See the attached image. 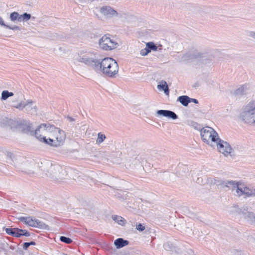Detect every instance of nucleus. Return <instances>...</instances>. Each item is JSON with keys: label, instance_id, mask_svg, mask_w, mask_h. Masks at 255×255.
Segmentation results:
<instances>
[{"label": "nucleus", "instance_id": "obj_1", "mask_svg": "<svg viewBox=\"0 0 255 255\" xmlns=\"http://www.w3.org/2000/svg\"><path fill=\"white\" fill-rule=\"evenodd\" d=\"M95 69L102 72L105 76L112 77L118 74L119 65L113 58L108 57L103 59L101 62L98 60Z\"/></svg>", "mask_w": 255, "mask_h": 255}, {"label": "nucleus", "instance_id": "obj_2", "mask_svg": "<svg viewBox=\"0 0 255 255\" xmlns=\"http://www.w3.org/2000/svg\"><path fill=\"white\" fill-rule=\"evenodd\" d=\"M98 54L95 50L83 49L79 50L75 55V62L83 63L93 67L94 69L98 61Z\"/></svg>", "mask_w": 255, "mask_h": 255}, {"label": "nucleus", "instance_id": "obj_3", "mask_svg": "<svg viewBox=\"0 0 255 255\" xmlns=\"http://www.w3.org/2000/svg\"><path fill=\"white\" fill-rule=\"evenodd\" d=\"M231 214L243 215L245 219L255 224V206L251 204L245 205L242 207L233 206L230 211Z\"/></svg>", "mask_w": 255, "mask_h": 255}, {"label": "nucleus", "instance_id": "obj_4", "mask_svg": "<svg viewBox=\"0 0 255 255\" xmlns=\"http://www.w3.org/2000/svg\"><path fill=\"white\" fill-rule=\"evenodd\" d=\"M42 170L46 172V174L53 179L62 180L67 176L66 171L59 165L53 164L50 162L42 163Z\"/></svg>", "mask_w": 255, "mask_h": 255}, {"label": "nucleus", "instance_id": "obj_5", "mask_svg": "<svg viewBox=\"0 0 255 255\" xmlns=\"http://www.w3.org/2000/svg\"><path fill=\"white\" fill-rule=\"evenodd\" d=\"M65 138L64 131L52 126L47 144L55 147L59 146L63 144Z\"/></svg>", "mask_w": 255, "mask_h": 255}, {"label": "nucleus", "instance_id": "obj_6", "mask_svg": "<svg viewBox=\"0 0 255 255\" xmlns=\"http://www.w3.org/2000/svg\"><path fill=\"white\" fill-rule=\"evenodd\" d=\"M241 117L245 123L255 126V100L250 101L244 107Z\"/></svg>", "mask_w": 255, "mask_h": 255}, {"label": "nucleus", "instance_id": "obj_7", "mask_svg": "<svg viewBox=\"0 0 255 255\" xmlns=\"http://www.w3.org/2000/svg\"><path fill=\"white\" fill-rule=\"evenodd\" d=\"M52 127L49 124H42L34 130V135L40 141L47 144Z\"/></svg>", "mask_w": 255, "mask_h": 255}, {"label": "nucleus", "instance_id": "obj_8", "mask_svg": "<svg viewBox=\"0 0 255 255\" xmlns=\"http://www.w3.org/2000/svg\"><path fill=\"white\" fill-rule=\"evenodd\" d=\"M200 135L203 141L211 145L219 138L217 132L209 127L203 128L200 131Z\"/></svg>", "mask_w": 255, "mask_h": 255}, {"label": "nucleus", "instance_id": "obj_9", "mask_svg": "<svg viewBox=\"0 0 255 255\" xmlns=\"http://www.w3.org/2000/svg\"><path fill=\"white\" fill-rule=\"evenodd\" d=\"M13 106L14 108L20 111L25 109L26 112L30 114H35L37 111V107L34 105V102L30 99L25 101H21L18 103V105Z\"/></svg>", "mask_w": 255, "mask_h": 255}, {"label": "nucleus", "instance_id": "obj_10", "mask_svg": "<svg viewBox=\"0 0 255 255\" xmlns=\"http://www.w3.org/2000/svg\"><path fill=\"white\" fill-rule=\"evenodd\" d=\"M99 44L100 48L105 50H111L117 48L119 46L116 40L107 35L102 36L99 40Z\"/></svg>", "mask_w": 255, "mask_h": 255}, {"label": "nucleus", "instance_id": "obj_11", "mask_svg": "<svg viewBox=\"0 0 255 255\" xmlns=\"http://www.w3.org/2000/svg\"><path fill=\"white\" fill-rule=\"evenodd\" d=\"M18 219L29 226L42 229H48V226L45 224L31 217H21Z\"/></svg>", "mask_w": 255, "mask_h": 255}, {"label": "nucleus", "instance_id": "obj_12", "mask_svg": "<svg viewBox=\"0 0 255 255\" xmlns=\"http://www.w3.org/2000/svg\"><path fill=\"white\" fill-rule=\"evenodd\" d=\"M215 143H216L219 151L225 156L228 157L233 156V149L227 142L218 138Z\"/></svg>", "mask_w": 255, "mask_h": 255}, {"label": "nucleus", "instance_id": "obj_13", "mask_svg": "<svg viewBox=\"0 0 255 255\" xmlns=\"http://www.w3.org/2000/svg\"><path fill=\"white\" fill-rule=\"evenodd\" d=\"M100 12L107 18L121 17L122 14L110 6H102Z\"/></svg>", "mask_w": 255, "mask_h": 255}, {"label": "nucleus", "instance_id": "obj_14", "mask_svg": "<svg viewBox=\"0 0 255 255\" xmlns=\"http://www.w3.org/2000/svg\"><path fill=\"white\" fill-rule=\"evenodd\" d=\"M233 185L234 186L233 191L235 192L234 193L235 196L245 198L246 185L237 182H236L235 184L233 183Z\"/></svg>", "mask_w": 255, "mask_h": 255}, {"label": "nucleus", "instance_id": "obj_15", "mask_svg": "<svg viewBox=\"0 0 255 255\" xmlns=\"http://www.w3.org/2000/svg\"><path fill=\"white\" fill-rule=\"evenodd\" d=\"M157 116H162L172 120H176L178 118L177 115L173 112L169 110H160L156 112Z\"/></svg>", "mask_w": 255, "mask_h": 255}, {"label": "nucleus", "instance_id": "obj_16", "mask_svg": "<svg viewBox=\"0 0 255 255\" xmlns=\"http://www.w3.org/2000/svg\"><path fill=\"white\" fill-rule=\"evenodd\" d=\"M20 128L24 132H29L31 135H34V130L32 124L28 121H23L20 124Z\"/></svg>", "mask_w": 255, "mask_h": 255}, {"label": "nucleus", "instance_id": "obj_17", "mask_svg": "<svg viewBox=\"0 0 255 255\" xmlns=\"http://www.w3.org/2000/svg\"><path fill=\"white\" fill-rule=\"evenodd\" d=\"M128 244V241L125 240L123 238H118L114 242V245L117 249L122 248Z\"/></svg>", "mask_w": 255, "mask_h": 255}, {"label": "nucleus", "instance_id": "obj_18", "mask_svg": "<svg viewBox=\"0 0 255 255\" xmlns=\"http://www.w3.org/2000/svg\"><path fill=\"white\" fill-rule=\"evenodd\" d=\"M245 198L255 197V188L246 185Z\"/></svg>", "mask_w": 255, "mask_h": 255}, {"label": "nucleus", "instance_id": "obj_19", "mask_svg": "<svg viewBox=\"0 0 255 255\" xmlns=\"http://www.w3.org/2000/svg\"><path fill=\"white\" fill-rule=\"evenodd\" d=\"M16 230H18V228H5V231L7 234L11 235L15 237L19 238L21 236L20 233L18 231H15Z\"/></svg>", "mask_w": 255, "mask_h": 255}, {"label": "nucleus", "instance_id": "obj_20", "mask_svg": "<svg viewBox=\"0 0 255 255\" xmlns=\"http://www.w3.org/2000/svg\"><path fill=\"white\" fill-rule=\"evenodd\" d=\"M248 89L247 86L243 85L238 88L235 92V94L237 96H242L247 94Z\"/></svg>", "mask_w": 255, "mask_h": 255}, {"label": "nucleus", "instance_id": "obj_21", "mask_svg": "<svg viewBox=\"0 0 255 255\" xmlns=\"http://www.w3.org/2000/svg\"><path fill=\"white\" fill-rule=\"evenodd\" d=\"M157 88L158 90H163L166 95L169 94V89L167 83L164 81H161L160 84L158 85Z\"/></svg>", "mask_w": 255, "mask_h": 255}, {"label": "nucleus", "instance_id": "obj_22", "mask_svg": "<svg viewBox=\"0 0 255 255\" xmlns=\"http://www.w3.org/2000/svg\"><path fill=\"white\" fill-rule=\"evenodd\" d=\"M190 98L187 96H181L178 97L177 101H179L184 106H187L190 103Z\"/></svg>", "mask_w": 255, "mask_h": 255}, {"label": "nucleus", "instance_id": "obj_23", "mask_svg": "<svg viewBox=\"0 0 255 255\" xmlns=\"http://www.w3.org/2000/svg\"><path fill=\"white\" fill-rule=\"evenodd\" d=\"M234 184L236 183V181H222L221 185L223 188H228L229 189L233 191L234 188Z\"/></svg>", "mask_w": 255, "mask_h": 255}, {"label": "nucleus", "instance_id": "obj_24", "mask_svg": "<svg viewBox=\"0 0 255 255\" xmlns=\"http://www.w3.org/2000/svg\"><path fill=\"white\" fill-rule=\"evenodd\" d=\"M112 219L120 225L124 226L126 221L121 216L118 215H113Z\"/></svg>", "mask_w": 255, "mask_h": 255}, {"label": "nucleus", "instance_id": "obj_25", "mask_svg": "<svg viewBox=\"0 0 255 255\" xmlns=\"http://www.w3.org/2000/svg\"><path fill=\"white\" fill-rule=\"evenodd\" d=\"M106 138L105 134L102 132H99L98 133V137L96 139V143L98 145L101 144Z\"/></svg>", "mask_w": 255, "mask_h": 255}, {"label": "nucleus", "instance_id": "obj_26", "mask_svg": "<svg viewBox=\"0 0 255 255\" xmlns=\"http://www.w3.org/2000/svg\"><path fill=\"white\" fill-rule=\"evenodd\" d=\"M127 195L126 192L122 190H118L115 191V195L119 198L122 199H126V195Z\"/></svg>", "mask_w": 255, "mask_h": 255}, {"label": "nucleus", "instance_id": "obj_27", "mask_svg": "<svg viewBox=\"0 0 255 255\" xmlns=\"http://www.w3.org/2000/svg\"><path fill=\"white\" fill-rule=\"evenodd\" d=\"M146 46L150 52L151 50L156 51L157 50V47L155 45L153 42H149L146 44Z\"/></svg>", "mask_w": 255, "mask_h": 255}, {"label": "nucleus", "instance_id": "obj_28", "mask_svg": "<svg viewBox=\"0 0 255 255\" xmlns=\"http://www.w3.org/2000/svg\"><path fill=\"white\" fill-rule=\"evenodd\" d=\"M31 18L30 14L24 13L23 14L20 15V18L18 19V21H27Z\"/></svg>", "mask_w": 255, "mask_h": 255}, {"label": "nucleus", "instance_id": "obj_29", "mask_svg": "<svg viewBox=\"0 0 255 255\" xmlns=\"http://www.w3.org/2000/svg\"><path fill=\"white\" fill-rule=\"evenodd\" d=\"M19 18H20V15L17 12H12L10 14V19L12 21H14L16 20L18 21Z\"/></svg>", "mask_w": 255, "mask_h": 255}, {"label": "nucleus", "instance_id": "obj_30", "mask_svg": "<svg viewBox=\"0 0 255 255\" xmlns=\"http://www.w3.org/2000/svg\"><path fill=\"white\" fill-rule=\"evenodd\" d=\"M60 240L67 244H71L72 242V240L70 238L64 236H61L60 237Z\"/></svg>", "mask_w": 255, "mask_h": 255}, {"label": "nucleus", "instance_id": "obj_31", "mask_svg": "<svg viewBox=\"0 0 255 255\" xmlns=\"http://www.w3.org/2000/svg\"><path fill=\"white\" fill-rule=\"evenodd\" d=\"M9 97V95L8 94V91L5 90L3 91L1 93V100L5 101L7 100Z\"/></svg>", "mask_w": 255, "mask_h": 255}, {"label": "nucleus", "instance_id": "obj_32", "mask_svg": "<svg viewBox=\"0 0 255 255\" xmlns=\"http://www.w3.org/2000/svg\"><path fill=\"white\" fill-rule=\"evenodd\" d=\"M15 231L19 232L21 236H24L25 237H28L30 236V233L25 230H22L18 228V230H16Z\"/></svg>", "mask_w": 255, "mask_h": 255}, {"label": "nucleus", "instance_id": "obj_33", "mask_svg": "<svg viewBox=\"0 0 255 255\" xmlns=\"http://www.w3.org/2000/svg\"><path fill=\"white\" fill-rule=\"evenodd\" d=\"M149 52L150 51H149L147 47L146 46L145 48L140 50V54L141 56H144L147 55Z\"/></svg>", "mask_w": 255, "mask_h": 255}, {"label": "nucleus", "instance_id": "obj_34", "mask_svg": "<svg viewBox=\"0 0 255 255\" xmlns=\"http://www.w3.org/2000/svg\"><path fill=\"white\" fill-rule=\"evenodd\" d=\"M4 26L7 28H8V29H11L13 30H20V27L19 26H17L16 25H14L13 26H11L5 24V25H4Z\"/></svg>", "mask_w": 255, "mask_h": 255}, {"label": "nucleus", "instance_id": "obj_35", "mask_svg": "<svg viewBox=\"0 0 255 255\" xmlns=\"http://www.w3.org/2000/svg\"><path fill=\"white\" fill-rule=\"evenodd\" d=\"M136 229L139 232H142L145 230V227L141 224L139 223L136 225Z\"/></svg>", "mask_w": 255, "mask_h": 255}, {"label": "nucleus", "instance_id": "obj_36", "mask_svg": "<svg viewBox=\"0 0 255 255\" xmlns=\"http://www.w3.org/2000/svg\"><path fill=\"white\" fill-rule=\"evenodd\" d=\"M35 244V242H31L30 243H24L23 244V248L24 249L26 250L30 245H34Z\"/></svg>", "mask_w": 255, "mask_h": 255}, {"label": "nucleus", "instance_id": "obj_37", "mask_svg": "<svg viewBox=\"0 0 255 255\" xmlns=\"http://www.w3.org/2000/svg\"><path fill=\"white\" fill-rule=\"evenodd\" d=\"M18 102V99L17 98H15L13 100H12L11 102V107L14 108V105H18V103H17Z\"/></svg>", "mask_w": 255, "mask_h": 255}, {"label": "nucleus", "instance_id": "obj_38", "mask_svg": "<svg viewBox=\"0 0 255 255\" xmlns=\"http://www.w3.org/2000/svg\"><path fill=\"white\" fill-rule=\"evenodd\" d=\"M249 36L252 38L255 39V31H250L249 32Z\"/></svg>", "mask_w": 255, "mask_h": 255}, {"label": "nucleus", "instance_id": "obj_39", "mask_svg": "<svg viewBox=\"0 0 255 255\" xmlns=\"http://www.w3.org/2000/svg\"><path fill=\"white\" fill-rule=\"evenodd\" d=\"M191 102H193V103H194L195 104L198 103V100L195 99L190 98V103Z\"/></svg>", "mask_w": 255, "mask_h": 255}, {"label": "nucleus", "instance_id": "obj_40", "mask_svg": "<svg viewBox=\"0 0 255 255\" xmlns=\"http://www.w3.org/2000/svg\"><path fill=\"white\" fill-rule=\"evenodd\" d=\"M0 25L1 26L5 25V23L2 19V18L0 16Z\"/></svg>", "mask_w": 255, "mask_h": 255}, {"label": "nucleus", "instance_id": "obj_41", "mask_svg": "<svg viewBox=\"0 0 255 255\" xmlns=\"http://www.w3.org/2000/svg\"><path fill=\"white\" fill-rule=\"evenodd\" d=\"M72 137L74 138H78L79 137V135L76 133L75 134H72Z\"/></svg>", "mask_w": 255, "mask_h": 255}, {"label": "nucleus", "instance_id": "obj_42", "mask_svg": "<svg viewBox=\"0 0 255 255\" xmlns=\"http://www.w3.org/2000/svg\"><path fill=\"white\" fill-rule=\"evenodd\" d=\"M8 156L11 159V160L13 161V159H12V157L13 156V154L12 153H9L8 154Z\"/></svg>", "mask_w": 255, "mask_h": 255}, {"label": "nucleus", "instance_id": "obj_43", "mask_svg": "<svg viewBox=\"0 0 255 255\" xmlns=\"http://www.w3.org/2000/svg\"><path fill=\"white\" fill-rule=\"evenodd\" d=\"M8 94L9 95V97L13 96V93L12 92H10L8 91Z\"/></svg>", "mask_w": 255, "mask_h": 255}, {"label": "nucleus", "instance_id": "obj_44", "mask_svg": "<svg viewBox=\"0 0 255 255\" xmlns=\"http://www.w3.org/2000/svg\"><path fill=\"white\" fill-rule=\"evenodd\" d=\"M68 120H69V121H70V122H73V121H74V119H73V118H71V117H68Z\"/></svg>", "mask_w": 255, "mask_h": 255}, {"label": "nucleus", "instance_id": "obj_45", "mask_svg": "<svg viewBox=\"0 0 255 255\" xmlns=\"http://www.w3.org/2000/svg\"><path fill=\"white\" fill-rule=\"evenodd\" d=\"M168 245H168V244H165V245H164V247L165 249H166V250H168V249H167V246H168Z\"/></svg>", "mask_w": 255, "mask_h": 255}, {"label": "nucleus", "instance_id": "obj_46", "mask_svg": "<svg viewBox=\"0 0 255 255\" xmlns=\"http://www.w3.org/2000/svg\"><path fill=\"white\" fill-rule=\"evenodd\" d=\"M241 255H249V254H247V253H243V254H241Z\"/></svg>", "mask_w": 255, "mask_h": 255}]
</instances>
